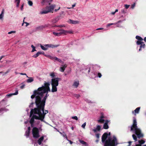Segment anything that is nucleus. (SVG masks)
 <instances>
[{
    "instance_id": "nucleus-1",
    "label": "nucleus",
    "mask_w": 146,
    "mask_h": 146,
    "mask_svg": "<svg viewBox=\"0 0 146 146\" xmlns=\"http://www.w3.org/2000/svg\"><path fill=\"white\" fill-rule=\"evenodd\" d=\"M37 108H35L34 109H31L30 111V116L31 117L33 115V113L35 114H38L39 116L35 115H33L32 117L34 118V119H38L43 121L44 118V114H42L41 111H42L43 113L44 114V108L43 110L42 107L38 105L36 106Z\"/></svg>"
},
{
    "instance_id": "nucleus-2",
    "label": "nucleus",
    "mask_w": 146,
    "mask_h": 146,
    "mask_svg": "<svg viewBox=\"0 0 146 146\" xmlns=\"http://www.w3.org/2000/svg\"><path fill=\"white\" fill-rule=\"evenodd\" d=\"M134 129L135 133L138 138L140 139L143 137V134L141 133V130L137 127V122L135 118H134L133 120V125L131 127V131H133Z\"/></svg>"
},
{
    "instance_id": "nucleus-3",
    "label": "nucleus",
    "mask_w": 146,
    "mask_h": 146,
    "mask_svg": "<svg viewBox=\"0 0 146 146\" xmlns=\"http://www.w3.org/2000/svg\"><path fill=\"white\" fill-rule=\"evenodd\" d=\"M46 95L44 97L42 100L41 99L42 97H41L39 96H36L35 97V103L36 106H39L42 107L43 110L44 108L46 100L47 98L49 96V95L48 94V93H46Z\"/></svg>"
},
{
    "instance_id": "nucleus-4",
    "label": "nucleus",
    "mask_w": 146,
    "mask_h": 146,
    "mask_svg": "<svg viewBox=\"0 0 146 146\" xmlns=\"http://www.w3.org/2000/svg\"><path fill=\"white\" fill-rule=\"evenodd\" d=\"M44 86L38 88L37 90H35L33 92V94L31 96V98L33 99L36 96H39L41 97H42L44 94L45 93L44 92Z\"/></svg>"
},
{
    "instance_id": "nucleus-5",
    "label": "nucleus",
    "mask_w": 146,
    "mask_h": 146,
    "mask_svg": "<svg viewBox=\"0 0 146 146\" xmlns=\"http://www.w3.org/2000/svg\"><path fill=\"white\" fill-rule=\"evenodd\" d=\"M117 144V139L113 136L112 140L110 137L108 138L104 143V146H115Z\"/></svg>"
},
{
    "instance_id": "nucleus-6",
    "label": "nucleus",
    "mask_w": 146,
    "mask_h": 146,
    "mask_svg": "<svg viewBox=\"0 0 146 146\" xmlns=\"http://www.w3.org/2000/svg\"><path fill=\"white\" fill-rule=\"evenodd\" d=\"M32 133L33 137L35 138H38L40 136L39 129L36 127H34L33 128Z\"/></svg>"
},
{
    "instance_id": "nucleus-7",
    "label": "nucleus",
    "mask_w": 146,
    "mask_h": 146,
    "mask_svg": "<svg viewBox=\"0 0 146 146\" xmlns=\"http://www.w3.org/2000/svg\"><path fill=\"white\" fill-rule=\"evenodd\" d=\"M55 6V5H52L50 6H47L46 8V10L42 11L41 13L42 14H46L50 12L53 13L52 11L54 10Z\"/></svg>"
},
{
    "instance_id": "nucleus-8",
    "label": "nucleus",
    "mask_w": 146,
    "mask_h": 146,
    "mask_svg": "<svg viewBox=\"0 0 146 146\" xmlns=\"http://www.w3.org/2000/svg\"><path fill=\"white\" fill-rule=\"evenodd\" d=\"M60 79L58 78H53L51 80L52 86H58V81Z\"/></svg>"
},
{
    "instance_id": "nucleus-9",
    "label": "nucleus",
    "mask_w": 146,
    "mask_h": 146,
    "mask_svg": "<svg viewBox=\"0 0 146 146\" xmlns=\"http://www.w3.org/2000/svg\"><path fill=\"white\" fill-rule=\"evenodd\" d=\"M44 84V92H45V93H48V92L50 91L49 87L50 84L49 82H45Z\"/></svg>"
},
{
    "instance_id": "nucleus-10",
    "label": "nucleus",
    "mask_w": 146,
    "mask_h": 146,
    "mask_svg": "<svg viewBox=\"0 0 146 146\" xmlns=\"http://www.w3.org/2000/svg\"><path fill=\"white\" fill-rule=\"evenodd\" d=\"M108 137V133H104L102 135V141L103 143L105 142L107 140H106Z\"/></svg>"
},
{
    "instance_id": "nucleus-11",
    "label": "nucleus",
    "mask_w": 146,
    "mask_h": 146,
    "mask_svg": "<svg viewBox=\"0 0 146 146\" xmlns=\"http://www.w3.org/2000/svg\"><path fill=\"white\" fill-rule=\"evenodd\" d=\"M135 38L136 39L138 40L136 42V44L137 45H140V44L141 43L143 40V38L141 36L137 35L136 36Z\"/></svg>"
},
{
    "instance_id": "nucleus-12",
    "label": "nucleus",
    "mask_w": 146,
    "mask_h": 146,
    "mask_svg": "<svg viewBox=\"0 0 146 146\" xmlns=\"http://www.w3.org/2000/svg\"><path fill=\"white\" fill-rule=\"evenodd\" d=\"M18 94V90H16L15 92V93L10 94H7L6 95V96L8 97H10L12 96L13 95H17Z\"/></svg>"
},
{
    "instance_id": "nucleus-13",
    "label": "nucleus",
    "mask_w": 146,
    "mask_h": 146,
    "mask_svg": "<svg viewBox=\"0 0 146 146\" xmlns=\"http://www.w3.org/2000/svg\"><path fill=\"white\" fill-rule=\"evenodd\" d=\"M140 45V48L139 50V51H140L141 50L142 48H144L145 47V45L143 42H142Z\"/></svg>"
},
{
    "instance_id": "nucleus-14",
    "label": "nucleus",
    "mask_w": 146,
    "mask_h": 146,
    "mask_svg": "<svg viewBox=\"0 0 146 146\" xmlns=\"http://www.w3.org/2000/svg\"><path fill=\"white\" fill-rule=\"evenodd\" d=\"M109 122V121L108 120L106 121V122L104 123L103 126V128L104 129H107L109 128V126L108 125V123Z\"/></svg>"
},
{
    "instance_id": "nucleus-15",
    "label": "nucleus",
    "mask_w": 146,
    "mask_h": 146,
    "mask_svg": "<svg viewBox=\"0 0 146 146\" xmlns=\"http://www.w3.org/2000/svg\"><path fill=\"white\" fill-rule=\"evenodd\" d=\"M66 67L67 65L66 64L62 65V67L60 68V71L61 72H64Z\"/></svg>"
},
{
    "instance_id": "nucleus-16",
    "label": "nucleus",
    "mask_w": 146,
    "mask_h": 146,
    "mask_svg": "<svg viewBox=\"0 0 146 146\" xmlns=\"http://www.w3.org/2000/svg\"><path fill=\"white\" fill-rule=\"evenodd\" d=\"M44 54V52H38L36 54L33 55V57L34 58H36L38 57L40 54Z\"/></svg>"
},
{
    "instance_id": "nucleus-17",
    "label": "nucleus",
    "mask_w": 146,
    "mask_h": 146,
    "mask_svg": "<svg viewBox=\"0 0 146 146\" xmlns=\"http://www.w3.org/2000/svg\"><path fill=\"white\" fill-rule=\"evenodd\" d=\"M43 139H44V136H42L38 140V141H37V142H38V143L39 145H40L41 144L42 141H43Z\"/></svg>"
},
{
    "instance_id": "nucleus-18",
    "label": "nucleus",
    "mask_w": 146,
    "mask_h": 146,
    "mask_svg": "<svg viewBox=\"0 0 146 146\" xmlns=\"http://www.w3.org/2000/svg\"><path fill=\"white\" fill-rule=\"evenodd\" d=\"M60 17L58 16L52 20V22L53 23H55L59 20Z\"/></svg>"
},
{
    "instance_id": "nucleus-19",
    "label": "nucleus",
    "mask_w": 146,
    "mask_h": 146,
    "mask_svg": "<svg viewBox=\"0 0 146 146\" xmlns=\"http://www.w3.org/2000/svg\"><path fill=\"white\" fill-rule=\"evenodd\" d=\"M57 86H52V89H51V92H54L57 91Z\"/></svg>"
},
{
    "instance_id": "nucleus-20",
    "label": "nucleus",
    "mask_w": 146,
    "mask_h": 146,
    "mask_svg": "<svg viewBox=\"0 0 146 146\" xmlns=\"http://www.w3.org/2000/svg\"><path fill=\"white\" fill-rule=\"evenodd\" d=\"M59 31H60V32L59 33L60 34V35H61L62 34H64L66 35V33L68 32V31L63 30L62 29H60L59 30Z\"/></svg>"
},
{
    "instance_id": "nucleus-21",
    "label": "nucleus",
    "mask_w": 146,
    "mask_h": 146,
    "mask_svg": "<svg viewBox=\"0 0 146 146\" xmlns=\"http://www.w3.org/2000/svg\"><path fill=\"white\" fill-rule=\"evenodd\" d=\"M34 119L33 117H32L29 121V122L31 124V127L33 126V125L34 123Z\"/></svg>"
},
{
    "instance_id": "nucleus-22",
    "label": "nucleus",
    "mask_w": 146,
    "mask_h": 146,
    "mask_svg": "<svg viewBox=\"0 0 146 146\" xmlns=\"http://www.w3.org/2000/svg\"><path fill=\"white\" fill-rule=\"evenodd\" d=\"M44 27L43 26L41 25L36 27V29L37 31L42 30Z\"/></svg>"
},
{
    "instance_id": "nucleus-23",
    "label": "nucleus",
    "mask_w": 146,
    "mask_h": 146,
    "mask_svg": "<svg viewBox=\"0 0 146 146\" xmlns=\"http://www.w3.org/2000/svg\"><path fill=\"white\" fill-rule=\"evenodd\" d=\"M27 77H28L27 76ZM29 79L27 80V82L28 83H31L34 81V79L32 77H29Z\"/></svg>"
},
{
    "instance_id": "nucleus-24",
    "label": "nucleus",
    "mask_w": 146,
    "mask_h": 146,
    "mask_svg": "<svg viewBox=\"0 0 146 146\" xmlns=\"http://www.w3.org/2000/svg\"><path fill=\"white\" fill-rule=\"evenodd\" d=\"M79 84V82L78 81H76L74 82L73 86L74 87H75V88H77L78 86V85Z\"/></svg>"
},
{
    "instance_id": "nucleus-25",
    "label": "nucleus",
    "mask_w": 146,
    "mask_h": 146,
    "mask_svg": "<svg viewBox=\"0 0 146 146\" xmlns=\"http://www.w3.org/2000/svg\"><path fill=\"white\" fill-rule=\"evenodd\" d=\"M59 46V44H58L56 45H54L52 44H49V47L51 48H54L55 47H57Z\"/></svg>"
},
{
    "instance_id": "nucleus-26",
    "label": "nucleus",
    "mask_w": 146,
    "mask_h": 146,
    "mask_svg": "<svg viewBox=\"0 0 146 146\" xmlns=\"http://www.w3.org/2000/svg\"><path fill=\"white\" fill-rule=\"evenodd\" d=\"M70 23L73 24H76L78 23V21H73L72 20H70Z\"/></svg>"
},
{
    "instance_id": "nucleus-27",
    "label": "nucleus",
    "mask_w": 146,
    "mask_h": 146,
    "mask_svg": "<svg viewBox=\"0 0 146 146\" xmlns=\"http://www.w3.org/2000/svg\"><path fill=\"white\" fill-rule=\"evenodd\" d=\"M30 132L29 131H26L25 132V135L27 137H28L29 136Z\"/></svg>"
},
{
    "instance_id": "nucleus-28",
    "label": "nucleus",
    "mask_w": 146,
    "mask_h": 146,
    "mask_svg": "<svg viewBox=\"0 0 146 146\" xmlns=\"http://www.w3.org/2000/svg\"><path fill=\"white\" fill-rule=\"evenodd\" d=\"M15 2L17 3L16 7H19L20 2V0H15Z\"/></svg>"
},
{
    "instance_id": "nucleus-29",
    "label": "nucleus",
    "mask_w": 146,
    "mask_h": 146,
    "mask_svg": "<svg viewBox=\"0 0 146 146\" xmlns=\"http://www.w3.org/2000/svg\"><path fill=\"white\" fill-rule=\"evenodd\" d=\"M105 120L102 118H100V119L98 120V122L101 123H103Z\"/></svg>"
},
{
    "instance_id": "nucleus-30",
    "label": "nucleus",
    "mask_w": 146,
    "mask_h": 146,
    "mask_svg": "<svg viewBox=\"0 0 146 146\" xmlns=\"http://www.w3.org/2000/svg\"><path fill=\"white\" fill-rule=\"evenodd\" d=\"M140 109V107H138L137 108L134 110L135 112L136 113H139Z\"/></svg>"
},
{
    "instance_id": "nucleus-31",
    "label": "nucleus",
    "mask_w": 146,
    "mask_h": 146,
    "mask_svg": "<svg viewBox=\"0 0 146 146\" xmlns=\"http://www.w3.org/2000/svg\"><path fill=\"white\" fill-rule=\"evenodd\" d=\"M46 57H48L49 58H50V59L52 60H54V57L53 56H52L50 55H45Z\"/></svg>"
},
{
    "instance_id": "nucleus-32",
    "label": "nucleus",
    "mask_w": 146,
    "mask_h": 146,
    "mask_svg": "<svg viewBox=\"0 0 146 146\" xmlns=\"http://www.w3.org/2000/svg\"><path fill=\"white\" fill-rule=\"evenodd\" d=\"M31 47L33 49L31 51L32 52H34L35 51H36L35 49V47L33 45H31Z\"/></svg>"
},
{
    "instance_id": "nucleus-33",
    "label": "nucleus",
    "mask_w": 146,
    "mask_h": 146,
    "mask_svg": "<svg viewBox=\"0 0 146 146\" xmlns=\"http://www.w3.org/2000/svg\"><path fill=\"white\" fill-rule=\"evenodd\" d=\"M138 142L139 144H140L141 145L145 143V141L143 140H139Z\"/></svg>"
},
{
    "instance_id": "nucleus-34",
    "label": "nucleus",
    "mask_w": 146,
    "mask_h": 146,
    "mask_svg": "<svg viewBox=\"0 0 146 146\" xmlns=\"http://www.w3.org/2000/svg\"><path fill=\"white\" fill-rule=\"evenodd\" d=\"M132 137L133 139L135 141H137V137L135 135L133 134L132 135Z\"/></svg>"
},
{
    "instance_id": "nucleus-35",
    "label": "nucleus",
    "mask_w": 146,
    "mask_h": 146,
    "mask_svg": "<svg viewBox=\"0 0 146 146\" xmlns=\"http://www.w3.org/2000/svg\"><path fill=\"white\" fill-rule=\"evenodd\" d=\"M53 33L54 35H56V36H59L60 35V33H56V32H54Z\"/></svg>"
},
{
    "instance_id": "nucleus-36",
    "label": "nucleus",
    "mask_w": 146,
    "mask_h": 146,
    "mask_svg": "<svg viewBox=\"0 0 146 146\" xmlns=\"http://www.w3.org/2000/svg\"><path fill=\"white\" fill-rule=\"evenodd\" d=\"M117 24V23H108L106 27H108L110 26V25H115Z\"/></svg>"
},
{
    "instance_id": "nucleus-37",
    "label": "nucleus",
    "mask_w": 146,
    "mask_h": 146,
    "mask_svg": "<svg viewBox=\"0 0 146 146\" xmlns=\"http://www.w3.org/2000/svg\"><path fill=\"white\" fill-rule=\"evenodd\" d=\"M52 0H42V2L45 3V2H48L49 3L50 2H51Z\"/></svg>"
},
{
    "instance_id": "nucleus-38",
    "label": "nucleus",
    "mask_w": 146,
    "mask_h": 146,
    "mask_svg": "<svg viewBox=\"0 0 146 146\" xmlns=\"http://www.w3.org/2000/svg\"><path fill=\"white\" fill-rule=\"evenodd\" d=\"M80 142L82 144L85 145H86L87 143L86 142L83 140H80Z\"/></svg>"
},
{
    "instance_id": "nucleus-39",
    "label": "nucleus",
    "mask_w": 146,
    "mask_h": 146,
    "mask_svg": "<svg viewBox=\"0 0 146 146\" xmlns=\"http://www.w3.org/2000/svg\"><path fill=\"white\" fill-rule=\"evenodd\" d=\"M74 96L76 98H78L79 97H80V96L79 94H75L74 95Z\"/></svg>"
},
{
    "instance_id": "nucleus-40",
    "label": "nucleus",
    "mask_w": 146,
    "mask_h": 146,
    "mask_svg": "<svg viewBox=\"0 0 146 146\" xmlns=\"http://www.w3.org/2000/svg\"><path fill=\"white\" fill-rule=\"evenodd\" d=\"M96 129L98 131H100V129H101V127H100V125H97V127H96Z\"/></svg>"
},
{
    "instance_id": "nucleus-41",
    "label": "nucleus",
    "mask_w": 146,
    "mask_h": 146,
    "mask_svg": "<svg viewBox=\"0 0 146 146\" xmlns=\"http://www.w3.org/2000/svg\"><path fill=\"white\" fill-rule=\"evenodd\" d=\"M40 47L43 50H47V49L45 48V47L44 46H42V45H40Z\"/></svg>"
},
{
    "instance_id": "nucleus-42",
    "label": "nucleus",
    "mask_w": 146,
    "mask_h": 146,
    "mask_svg": "<svg viewBox=\"0 0 146 146\" xmlns=\"http://www.w3.org/2000/svg\"><path fill=\"white\" fill-rule=\"evenodd\" d=\"M28 4L30 6H31L33 5V3L32 1H29L28 2Z\"/></svg>"
},
{
    "instance_id": "nucleus-43",
    "label": "nucleus",
    "mask_w": 146,
    "mask_h": 146,
    "mask_svg": "<svg viewBox=\"0 0 146 146\" xmlns=\"http://www.w3.org/2000/svg\"><path fill=\"white\" fill-rule=\"evenodd\" d=\"M72 118L73 119H75L76 120H78V118L76 116H73L72 117Z\"/></svg>"
},
{
    "instance_id": "nucleus-44",
    "label": "nucleus",
    "mask_w": 146,
    "mask_h": 146,
    "mask_svg": "<svg viewBox=\"0 0 146 146\" xmlns=\"http://www.w3.org/2000/svg\"><path fill=\"white\" fill-rule=\"evenodd\" d=\"M135 5V3H134L133 4H132L131 6V8L132 9H133Z\"/></svg>"
},
{
    "instance_id": "nucleus-45",
    "label": "nucleus",
    "mask_w": 146,
    "mask_h": 146,
    "mask_svg": "<svg viewBox=\"0 0 146 146\" xmlns=\"http://www.w3.org/2000/svg\"><path fill=\"white\" fill-rule=\"evenodd\" d=\"M45 48H46L47 50L48 49V48L49 47V44H45L44 45Z\"/></svg>"
},
{
    "instance_id": "nucleus-46",
    "label": "nucleus",
    "mask_w": 146,
    "mask_h": 146,
    "mask_svg": "<svg viewBox=\"0 0 146 146\" xmlns=\"http://www.w3.org/2000/svg\"><path fill=\"white\" fill-rule=\"evenodd\" d=\"M34 103L33 102H32L30 105L29 106V108H32L33 107V105L34 104Z\"/></svg>"
},
{
    "instance_id": "nucleus-47",
    "label": "nucleus",
    "mask_w": 146,
    "mask_h": 146,
    "mask_svg": "<svg viewBox=\"0 0 146 146\" xmlns=\"http://www.w3.org/2000/svg\"><path fill=\"white\" fill-rule=\"evenodd\" d=\"M86 122H85L82 125V127L84 128L85 127L86 125Z\"/></svg>"
},
{
    "instance_id": "nucleus-48",
    "label": "nucleus",
    "mask_w": 146,
    "mask_h": 146,
    "mask_svg": "<svg viewBox=\"0 0 146 146\" xmlns=\"http://www.w3.org/2000/svg\"><path fill=\"white\" fill-rule=\"evenodd\" d=\"M50 76L52 78H53L55 76L54 74V72H52L51 73Z\"/></svg>"
},
{
    "instance_id": "nucleus-49",
    "label": "nucleus",
    "mask_w": 146,
    "mask_h": 146,
    "mask_svg": "<svg viewBox=\"0 0 146 146\" xmlns=\"http://www.w3.org/2000/svg\"><path fill=\"white\" fill-rule=\"evenodd\" d=\"M100 134L97 133L96 134V137L98 139H99L100 137Z\"/></svg>"
},
{
    "instance_id": "nucleus-50",
    "label": "nucleus",
    "mask_w": 146,
    "mask_h": 146,
    "mask_svg": "<svg viewBox=\"0 0 146 146\" xmlns=\"http://www.w3.org/2000/svg\"><path fill=\"white\" fill-rule=\"evenodd\" d=\"M129 6H130L129 5H128L126 4V5H125L124 6L126 9H127L129 7Z\"/></svg>"
},
{
    "instance_id": "nucleus-51",
    "label": "nucleus",
    "mask_w": 146,
    "mask_h": 146,
    "mask_svg": "<svg viewBox=\"0 0 146 146\" xmlns=\"http://www.w3.org/2000/svg\"><path fill=\"white\" fill-rule=\"evenodd\" d=\"M121 12L123 14L126 13V12L124 9L121 10Z\"/></svg>"
},
{
    "instance_id": "nucleus-52",
    "label": "nucleus",
    "mask_w": 146,
    "mask_h": 146,
    "mask_svg": "<svg viewBox=\"0 0 146 146\" xmlns=\"http://www.w3.org/2000/svg\"><path fill=\"white\" fill-rule=\"evenodd\" d=\"M102 74H101L100 73V72H99L98 73V77H99V78H100L102 76Z\"/></svg>"
},
{
    "instance_id": "nucleus-53",
    "label": "nucleus",
    "mask_w": 146,
    "mask_h": 146,
    "mask_svg": "<svg viewBox=\"0 0 146 146\" xmlns=\"http://www.w3.org/2000/svg\"><path fill=\"white\" fill-rule=\"evenodd\" d=\"M62 135L64 137H66V133L64 132H63V134H62Z\"/></svg>"
},
{
    "instance_id": "nucleus-54",
    "label": "nucleus",
    "mask_w": 146,
    "mask_h": 146,
    "mask_svg": "<svg viewBox=\"0 0 146 146\" xmlns=\"http://www.w3.org/2000/svg\"><path fill=\"white\" fill-rule=\"evenodd\" d=\"M55 27H65V26L63 25H58V26L55 25Z\"/></svg>"
},
{
    "instance_id": "nucleus-55",
    "label": "nucleus",
    "mask_w": 146,
    "mask_h": 146,
    "mask_svg": "<svg viewBox=\"0 0 146 146\" xmlns=\"http://www.w3.org/2000/svg\"><path fill=\"white\" fill-rule=\"evenodd\" d=\"M15 33V31H11L10 32H9L8 33V34H11L12 33Z\"/></svg>"
},
{
    "instance_id": "nucleus-56",
    "label": "nucleus",
    "mask_w": 146,
    "mask_h": 146,
    "mask_svg": "<svg viewBox=\"0 0 146 146\" xmlns=\"http://www.w3.org/2000/svg\"><path fill=\"white\" fill-rule=\"evenodd\" d=\"M10 70H8L6 72H5L4 73V74L3 75H6L9 72Z\"/></svg>"
},
{
    "instance_id": "nucleus-57",
    "label": "nucleus",
    "mask_w": 146,
    "mask_h": 146,
    "mask_svg": "<svg viewBox=\"0 0 146 146\" xmlns=\"http://www.w3.org/2000/svg\"><path fill=\"white\" fill-rule=\"evenodd\" d=\"M48 110H45V113H44V114L43 113H42V114H44V116L47 113H48Z\"/></svg>"
},
{
    "instance_id": "nucleus-58",
    "label": "nucleus",
    "mask_w": 146,
    "mask_h": 146,
    "mask_svg": "<svg viewBox=\"0 0 146 146\" xmlns=\"http://www.w3.org/2000/svg\"><path fill=\"white\" fill-rule=\"evenodd\" d=\"M25 86V85L23 84L20 87V88L21 89H23L24 88Z\"/></svg>"
},
{
    "instance_id": "nucleus-59",
    "label": "nucleus",
    "mask_w": 146,
    "mask_h": 146,
    "mask_svg": "<svg viewBox=\"0 0 146 146\" xmlns=\"http://www.w3.org/2000/svg\"><path fill=\"white\" fill-rule=\"evenodd\" d=\"M24 4H22V5L21 6V11H22L23 9V7H24Z\"/></svg>"
},
{
    "instance_id": "nucleus-60",
    "label": "nucleus",
    "mask_w": 146,
    "mask_h": 146,
    "mask_svg": "<svg viewBox=\"0 0 146 146\" xmlns=\"http://www.w3.org/2000/svg\"><path fill=\"white\" fill-rule=\"evenodd\" d=\"M31 130V128L30 127H28V129L27 131L30 132Z\"/></svg>"
},
{
    "instance_id": "nucleus-61",
    "label": "nucleus",
    "mask_w": 146,
    "mask_h": 146,
    "mask_svg": "<svg viewBox=\"0 0 146 146\" xmlns=\"http://www.w3.org/2000/svg\"><path fill=\"white\" fill-rule=\"evenodd\" d=\"M58 58H57V57H54V60H56V61H58Z\"/></svg>"
},
{
    "instance_id": "nucleus-62",
    "label": "nucleus",
    "mask_w": 146,
    "mask_h": 146,
    "mask_svg": "<svg viewBox=\"0 0 146 146\" xmlns=\"http://www.w3.org/2000/svg\"><path fill=\"white\" fill-rule=\"evenodd\" d=\"M57 61H58L59 62H62V60L61 59H59V58H58Z\"/></svg>"
},
{
    "instance_id": "nucleus-63",
    "label": "nucleus",
    "mask_w": 146,
    "mask_h": 146,
    "mask_svg": "<svg viewBox=\"0 0 146 146\" xmlns=\"http://www.w3.org/2000/svg\"><path fill=\"white\" fill-rule=\"evenodd\" d=\"M3 15L1 14H0V19H2L3 18Z\"/></svg>"
},
{
    "instance_id": "nucleus-64",
    "label": "nucleus",
    "mask_w": 146,
    "mask_h": 146,
    "mask_svg": "<svg viewBox=\"0 0 146 146\" xmlns=\"http://www.w3.org/2000/svg\"><path fill=\"white\" fill-rule=\"evenodd\" d=\"M135 146H141V145L139 143V144L136 145Z\"/></svg>"
}]
</instances>
